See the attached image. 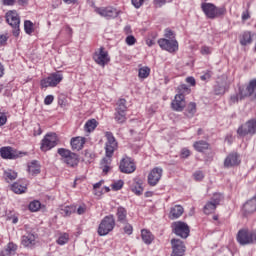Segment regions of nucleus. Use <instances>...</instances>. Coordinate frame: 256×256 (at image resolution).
<instances>
[{"mask_svg": "<svg viewBox=\"0 0 256 256\" xmlns=\"http://www.w3.org/2000/svg\"><path fill=\"white\" fill-rule=\"evenodd\" d=\"M61 81H63V74L55 72L42 79L40 85L42 88L47 89V87H57Z\"/></svg>", "mask_w": 256, "mask_h": 256, "instance_id": "8", "label": "nucleus"}, {"mask_svg": "<svg viewBox=\"0 0 256 256\" xmlns=\"http://www.w3.org/2000/svg\"><path fill=\"white\" fill-rule=\"evenodd\" d=\"M250 238L252 240V243H256V230L250 231Z\"/></svg>", "mask_w": 256, "mask_h": 256, "instance_id": "60", "label": "nucleus"}, {"mask_svg": "<svg viewBox=\"0 0 256 256\" xmlns=\"http://www.w3.org/2000/svg\"><path fill=\"white\" fill-rule=\"evenodd\" d=\"M105 137L107 139L105 143V154L106 157H104L100 162V169H102L103 173L107 175L109 173V170L111 169V157H113V153H115L118 144L117 140L115 139V136H113V133L106 132Z\"/></svg>", "mask_w": 256, "mask_h": 256, "instance_id": "1", "label": "nucleus"}, {"mask_svg": "<svg viewBox=\"0 0 256 256\" xmlns=\"http://www.w3.org/2000/svg\"><path fill=\"white\" fill-rule=\"evenodd\" d=\"M124 225L123 231L126 235H133V226L126 221V223H122Z\"/></svg>", "mask_w": 256, "mask_h": 256, "instance_id": "46", "label": "nucleus"}, {"mask_svg": "<svg viewBox=\"0 0 256 256\" xmlns=\"http://www.w3.org/2000/svg\"><path fill=\"white\" fill-rule=\"evenodd\" d=\"M97 125H99V123L97 122V120L95 119H90L88 120L85 125H84V130L86 131V133H93V131H95V129H97Z\"/></svg>", "mask_w": 256, "mask_h": 256, "instance_id": "33", "label": "nucleus"}, {"mask_svg": "<svg viewBox=\"0 0 256 256\" xmlns=\"http://www.w3.org/2000/svg\"><path fill=\"white\" fill-rule=\"evenodd\" d=\"M239 99H241V95L238 93L232 94L230 96L229 104L235 105V103H239Z\"/></svg>", "mask_w": 256, "mask_h": 256, "instance_id": "47", "label": "nucleus"}, {"mask_svg": "<svg viewBox=\"0 0 256 256\" xmlns=\"http://www.w3.org/2000/svg\"><path fill=\"white\" fill-rule=\"evenodd\" d=\"M193 147L198 153H203V151H207L209 149V144L205 140L197 141L193 144Z\"/></svg>", "mask_w": 256, "mask_h": 256, "instance_id": "32", "label": "nucleus"}, {"mask_svg": "<svg viewBox=\"0 0 256 256\" xmlns=\"http://www.w3.org/2000/svg\"><path fill=\"white\" fill-rule=\"evenodd\" d=\"M237 133L240 137H245L246 135H255L256 133V119L247 121L245 124L241 125Z\"/></svg>", "mask_w": 256, "mask_h": 256, "instance_id": "9", "label": "nucleus"}, {"mask_svg": "<svg viewBox=\"0 0 256 256\" xmlns=\"http://www.w3.org/2000/svg\"><path fill=\"white\" fill-rule=\"evenodd\" d=\"M5 43H7V36L0 35V46L5 45Z\"/></svg>", "mask_w": 256, "mask_h": 256, "instance_id": "61", "label": "nucleus"}, {"mask_svg": "<svg viewBox=\"0 0 256 256\" xmlns=\"http://www.w3.org/2000/svg\"><path fill=\"white\" fill-rule=\"evenodd\" d=\"M124 182L123 180H118L114 182L111 187L114 191H120V189H123Z\"/></svg>", "mask_w": 256, "mask_h": 256, "instance_id": "48", "label": "nucleus"}, {"mask_svg": "<svg viewBox=\"0 0 256 256\" xmlns=\"http://www.w3.org/2000/svg\"><path fill=\"white\" fill-rule=\"evenodd\" d=\"M55 101V97L53 95H47L44 99V104L45 105H51Z\"/></svg>", "mask_w": 256, "mask_h": 256, "instance_id": "55", "label": "nucleus"}, {"mask_svg": "<svg viewBox=\"0 0 256 256\" xmlns=\"http://www.w3.org/2000/svg\"><path fill=\"white\" fill-rule=\"evenodd\" d=\"M4 179L7 182L15 181V179H17V172H15L13 170H6V171H4Z\"/></svg>", "mask_w": 256, "mask_h": 256, "instance_id": "39", "label": "nucleus"}, {"mask_svg": "<svg viewBox=\"0 0 256 256\" xmlns=\"http://www.w3.org/2000/svg\"><path fill=\"white\" fill-rule=\"evenodd\" d=\"M145 0H132V5H134L135 9H139L143 6Z\"/></svg>", "mask_w": 256, "mask_h": 256, "instance_id": "54", "label": "nucleus"}, {"mask_svg": "<svg viewBox=\"0 0 256 256\" xmlns=\"http://www.w3.org/2000/svg\"><path fill=\"white\" fill-rule=\"evenodd\" d=\"M11 189L17 195H21V193H25V191H27V181L20 180L18 182H15L14 184H12Z\"/></svg>", "mask_w": 256, "mask_h": 256, "instance_id": "25", "label": "nucleus"}, {"mask_svg": "<svg viewBox=\"0 0 256 256\" xmlns=\"http://www.w3.org/2000/svg\"><path fill=\"white\" fill-rule=\"evenodd\" d=\"M222 199H223V194H220V193L214 194L211 201H209L204 206L205 215H211V213H214L215 209H217V205H219L221 203Z\"/></svg>", "mask_w": 256, "mask_h": 256, "instance_id": "12", "label": "nucleus"}, {"mask_svg": "<svg viewBox=\"0 0 256 256\" xmlns=\"http://www.w3.org/2000/svg\"><path fill=\"white\" fill-rule=\"evenodd\" d=\"M113 229H115V216H105L98 226V235L105 237V235H109Z\"/></svg>", "mask_w": 256, "mask_h": 256, "instance_id": "3", "label": "nucleus"}, {"mask_svg": "<svg viewBox=\"0 0 256 256\" xmlns=\"http://www.w3.org/2000/svg\"><path fill=\"white\" fill-rule=\"evenodd\" d=\"M149 73H151V69H149V67H142L139 69L138 77H140V79H147V77H149Z\"/></svg>", "mask_w": 256, "mask_h": 256, "instance_id": "42", "label": "nucleus"}, {"mask_svg": "<svg viewBox=\"0 0 256 256\" xmlns=\"http://www.w3.org/2000/svg\"><path fill=\"white\" fill-rule=\"evenodd\" d=\"M60 213H61V215H63V217H69L73 213H75V207H73V206H64L60 209Z\"/></svg>", "mask_w": 256, "mask_h": 256, "instance_id": "38", "label": "nucleus"}, {"mask_svg": "<svg viewBox=\"0 0 256 256\" xmlns=\"http://www.w3.org/2000/svg\"><path fill=\"white\" fill-rule=\"evenodd\" d=\"M87 139L85 137L77 136L71 138L70 144L73 151H81L85 147Z\"/></svg>", "mask_w": 256, "mask_h": 256, "instance_id": "24", "label": "nucleus"}, {"mask_svg": "<svg viewBox=\"0 0 256 256\" xmlns=\"http://www.w3.org/2000/svg\"><path fill=\"white\" fill-rule=\"evenodd\" d=\"M186 83H189L192 87H195V78L194 77H187L186 78Z\"/></svg>", "mask_w": 256, "mask_h": 256, "instance_id": "58", "label": "nucleus"}, {"mask_svg": "<svg viewBox=\"0 0 256 256\" xmlns=\"http://www.w3.org/2000/svg\"><path fill=\"white\" fill-rule=\"evenodd\" d=\"M57 153L62 157L63 163H66L68 167H77L79 165V156L71 152V150L59 148Z\"/></svg>", "mask_w": 256, "mask_h": 256, "instance_id": "5", "label": "nucleus"}, {"mask_svg": "<svg viewBox=\"0 0 256 256\" xmlns=\"http://www.w3.org/2000/svg\"><path fill=\"white\" fill-rule=\"evenodd\" d=\"M167 3V0H154L155 7H163Z\"/></svg>", "mask_w": 256, "mask_h": 256, "instance_id": "57", "label": "nucleus"}, {"mask_svg": "<svg viewBox=\"0 0 256 256\" xmlns=\"http://www.w3.org/2000/svg\"><path fill=\"white\" fill-rule=\"evenodd\" d=\"M114 119L116 122L120 124L125 123V121H127V114L126 112H121L116 110L114 114Z\"/></svg>", "mask_w": 256, "mask_h": 256, "instance_id": "37", "label": "nucleus"}, {"mask_svg": "<svg viewBox=\"0 0 256 256\" xmlns=\"http://www.w3.org/2000/svg\"><path fill=\"white\" fill-rule=\"evenodd\" d=\"M96 13H98V15L101 17H105V19H115L116 17H119V10L111 6L97 8Z\"/></svg>", "mask_w": 256, "mask_h": 256, "instance_id": "14", "label": "nucleus"}, {"mask_svg": "<svg viewBox=\"0 0 256 256\" xmlns=\"http://www.w3.org/2000/svg\"><path fill=\"white\" fill-rule=\"evenodd\" d=\"M242 211L244 215H253L256 211V196L252 197L250 200L246 201L243 205Z\"/></svg>", "mask_w": 256, "mask_h": 256, "instance_id": "22", "label": "nucleus"}, {"mask_svg": "<svg viewBox=\"0 0 256 256\" xmlns=\"http://www.w3.org/2000/svg\"><path fill=\"white\" fill-rule=\"evenodd\" d=\"M193 177H194L195 181H203L205 175H204L203 172H201V171H196V172L193 174Z\"/></svg>", "mask_w": 256, "mask_h": 256, "instance_id": "52", "label": "nucleus"}, {"mask_svg": "<svg viewBox=\"0 0 256 256\" xmlns=\"http://www.w3.org/2000/svg\"><path fill=\"white\" fill-rule=\"evenodd\" d=\"M7 123V112L0 111V127Z\"/></svg>", "mask_w": 256, "mask_h": 256, "instance_id": "49", "label": "nucleus"}, {"mask_svg": "<svg viewBox=\"0 0 256 256\" xmlns=\"http://www.w3.org/2000/svg\"><path fill=\"white\" fill-rule=\"evenodd\" d=\"M161 177H163V168H153L148 175V185L155 187L161 181Z\"/></svg>", "mask_w": 256, "mask_h": 256, "instance_id": "15", "label": "nucleus"}, {"mask_svg": "<svg viewBox=\"0 0 256 256\" xmlns=\"http://www.w3.org/2000/svg\"><path fill=\"white\" fill-rule=\"evenodd\" d=\"M239 95L240 99L251 97L253 101H256V79L251 80L247 86H240Z\"/></svg>", "mask_w": 256, "mask_h": 256, "instance_id": "6", "label": "nucleus"}, {"mask_svg": "<svg viewBox=\"0 0 256 256\" xmlns=\"http://www.w3.org/2000/svg\"><path fill=\"white\" fill-rule=\"evenodd\" d=\"M18 246L13 242H9L6 249L0 252V256H15L17 254Z\"/></svg>", "mask_w": 256, "mask_h": 256, "instance_id": "26", "label": "nucleus"}, {"mask_svg": "<svg viewBox=\"0 0 256 256\" xmlns=\"http://www.w3.org/2000/svg\"><path fill=\"white\" fill-rule=\"evenodd\" d=\"M253 43V35H251V32H244L241 39L240 44L245 45H251Z\"/></svg>", "mask_w": 256, "mask_h": 256, "instance_id": "34", "label": "nucleus"}, {"mask_svg": "<svg viewBox=\"0 0 256 256\" xmlns=\"http://www.w3.org/2000/svg\"><path fill=\"white\" fill-rule=\"evenodd\" d=\"M171 105L174 111H183L186 105L185 96L183 94H176Z\"/></svg>", "mask_w": 256, "mask_h": 256, "instance_id": "20", "label": "nucleus"}, {"mask_svg": "<svg viewBox=\"0 0 256 256\" xmlns=\"http://www.w3.org/2000/svg\"><path fill=\"white\" fill-rule=\"evenodd\" d=\"M126 43L131 46V45H135V43H137V39H135V36L133 35H129L126 37L125 39Z\"/></svg>", "mask_w": 256, "mask_h": 256, "instance_id": "51", "label": "nucleus"}, {"mask_svg": "<svg viewBox=\"0 0 256 256\" xmlns=\"http://www.w3.org/2000/svg\"><path fill=\"white\" fill-rule=\"evenodd\" d=\"M191 93V89L187 84H181L178 86V94L177 95H189Z\"/></svg>", "mask_w": 256, "mask_h": 256, "instance_id": "41", "label": "nucleus"}, {"mask_svg": "<svg viewBox=\"0 0 256 256\" xmlns=\"http://www.w3.org/2000/svg\"><path fill=\"white\" fill-rule=\"evenodd\" d=\"M3 5H13L15 0H2Z\"/></svg>", "mask_w": 256, "mask_h": 256, "instance_id": "63", "label": "nucleus"}, {"mask_svg": "<svg viewBox=\"0 0 256 256\" xmlns=\"http://www.w3.org/2000/svg\"><path fill=\"white\" fill-rule=\"evenodd\" d=\"M250 15H249V10H246L245 12L242 13V21H247L248 19H250Z\"/></svg>", "mask_w": 256, "mask_h": 256, "instance_id": "59", "label": "nucleus"}, {"mask_svg": "<svg viewBox=\"0 0 256 256\" xmlns=\"http://www.w3.org/2000/svg\"><path fill=\"white\" fill-rule=\"evenodd\" d=\"M131 191L135 193V195H143V183L134 182L131 186Z\"/></svg>", "mask_w": 256, "mask_h": 256, "instance_id": "35", "label": "nucleus"}, {"mask_svg": "<svg viewBox=\"0 0 256 256\" xmlns=\"http://www.w3.org/2000/svg\"><path fill=\"white\" fill-rule=\"evenodd\" d=\"M212 49L209 46H202L200 49L201 55H211Z\"/></svg>", "mask_w": 256, "mask_h": 256, "instance_id": "50", "label": "nucleus"}, {"mask_svg": "<svg viewBox=\"0 0 256 256\" xmlns=\"http://www.w3.org/2000/svg\"><path fill=\"white\" fill-rule=\"evenodd\" d=\"M172 231L177 235V237H181V239H187V237H189V233H191L189 225L182 221L174 222L172 224Z\"/></svg>", "mask_w": 256, "mask_h": 256, "instance_id": "7", "label": "nucleus"}, {"mask_svg": "<svg viewBox=\"0 0 256 256\" xmlns=\"http://www.w3.org/2000/svg\"><path fill=\"white\" fill-rule=\"evenodd\" d=\"M146 44L148 45V47H153V45L155 44V40L147 39L146 40Z\"/></svg>", "mask_w": 256, "mask_h": 256, "instance_id": "64", "label": "nucleus"}, {"mask_svg": "<svg viewBox=\"0 0 256 256\" xmlns=\"http://www.w3.org/2000/svg\"><path fill=\"white\" fill-rule=\"evenodd\" d=\"M189 155H191V151H189V149L184 148L181 151V157L182 159H187V157H189Z\"/></svg>", "mask_w": 256, "mask_h": 256, "instance_id": "56", "label": "nucleus"}, {"mask_svg": "<svg viewBox=\"0 0 256 256\" xmlns=\"http://www.w3.org/2000/svg\"><path fill=\"white\" fill-rule=\"evenodd\" d=\"M229 91V84L225 81L217 82L214 86V93L215 95H225Z\"/></svg>", "mask_w": 256, "mask_h": 256, "instance_id": "27", "label": "nucleus"}, {"mask_svg": "<svg viewBox=\"0 0 256 256\" xmlns=\"http://www.w3.org/2000/svg\"><path fill=\"white\" fill-rule=\"evenodd\" d=\"M119 169L121 173H134L137 167L135 166V162L129 157L123 158L120 162Z\"/></svg>", "mask_w": 256, "mask_h": 256, "instance_id": "16", "label": "nucleus"}, {"mask_svg": "<svg viewBox=\"0 0 256 256\" xmlns=\"http://www.w3.org/2000/svg\"><path fill=\"white\" fill-rule=\"evenodd\" d=\"M237 241L240 245L253 244V240L251 239V234L249 230H239L237 234Z\"/></svg>", "mask_w": 256, "mask_h": 256, "instance_id": "19", "label": "nucleus"}, {"mask_svg": "<svg viewBox=\"0 0 256 256\" xmlns=\"http://www.w3.org/2000/svg\"><path fill=\"white\" fill-rule=\"evenodd\" d=\"M127 101L125 99H120L117 102V108L116 111H121V112H127V106H126Z\"/></svg>", "mask_w": 256, "mask_h": 256, "instance_id": "44", "label": "nucleus"}, {"mask_svg": "<svg viewBox=\"0 0 256 256\" xmlns=\"http://www.w3.org/2000/svg\"><path fill=\"white\" fill-rule=\"evenodd\" d=\"M201 9L208 19H217L227 13L225 6L217 7L213 3H202Z\"/></svg>", "mask_w": 256, "mask_h": 256, "instance_id": "2", "label": "nucleus"}, {"mask_svg": "<svg viewBox=\"0 0 256 256\" xmlns=\"http://www.w3.org/2000/svg\"><path fill=\"white\" fill-rule=\"evenodd\" d=\"M57 243L58 245H66V243H69V234L64 233L61 236H59Z\"/></svg>", "mask_w": 256, "mask_h": 256, "instance_id": "45", "label": "nucleus"}, {"mask_svg": "<svg viewBox=\"0 0 256 256\" xmlns=\"http://www.w3.org/2000/svg\"><path fill=\"white\" fill-rule=\"evenodd\" d=\"M195 113H197V104H195V102H191L186 108V116L191 118Z\"/></svg>", "mask_w": 256, "mask_h": 256, "instance_id": "36", "label": "nucleus"}, {"mask_svg": "<svg viewBox=\"0 0 256 256\" xmlns=\"http://www.w3.org/2000/svg\"><path fill=\"white\" fill-rule=\"evenodd\" d=\"M164 36L166 37V39H169V40L175 39V33H173V31L169 29L165 30Z\"/></svg>", "mask_w": 256, "mask_h": 256, "instance_id": "53", "label": "nucleus"}, {"mask_svg": "<svg viewBox=\"0 0 256 256\" xmlns=\"http://www.w3.org/2000/svg\"><path fill=\"white\" fill-rule=\"evenodd\" d=\"M6 21L10 27H12V33L14 37H19V33H21V29L19 26L21 25V18H19V14L15 10H10L6 13Z\"/></svg>", "mask_w": 256, "mask_h": 256, "instance_id": "4", "label": "nucleus"}, {"mask_svg": "<svg viewBox=\"0 0 256 256\" xmlns=\"http://www.w3.org/2000/svg\"><path fill=\"white\" fill-rule=\"evenodd\" d=\"M28 173L30 175H39L41 173V165H39L37 160H33L28 164Z\"/></svg>", "mask_w": 256, "mask_h": 256, "instance_id": "28", "label": "nucleus"}, {"mask_svg": "<svg viewBox=\"0 0 256 256\" xmlns=\"http://www.w3.org/2000/svg\"><path fill=\"white\" fill-rule=\"evenodd\" d=\"M201 81H208V79H211V74L206 73L200 77Z\"/></svg>", "mask_w": 256, "mask_h": 256, "instance_id": "62", "label": "nucleus"}, {"mask_svg": "<svg viewBox=\"0 0 256 256\" xmlns=\"http://www.w3.org/2000/svg\"><path fill=\"white\" fill-rule=\"evenodd\" d=\"M0 155L2 159H18L21 152L11 146H7L0 148Z\"/></svg>", "mask_w": 256, "mask_h": 256, "instance_id": "17", "label": "nucleus"}, {"mask_svg": "<svg viewBox=\"0 0 256 256\" xmlns=\"http://www.w3.org/2000/svg\"><path fill=\"white\" fill-rule=\"evenodd\" d=\"M93 59L97 65L100 67H105L111 58L109 57V52L105 51V48L101 47L98 52H95Z\"/></svg>", "mask_w": 256, "mask_h": 256, "instance_id": "13", "label": "nucleus"}, {"mask_svg": "<svg viewBox=\"0 0 256 256\" xmlns=\"http://www.w3.org/2000/svg\"><path fill=\"white\" fill-rule=\"evenodd\" d=\"M40 209H41V202H39V200H34L30 202L29 210L32 211V213H36V211H39Z\"/></svg>", "mask_w": 256, "mask_h": 256, "instance_id": "43", "label": "nucleus"}, {"mask_svg": "<svg viewBox=\"0 0 256 256\" xmlns=\"http://www.w3.org/2000/svg\"><path fill=\"white\" fill-rule=\"evenodd\" d=\"M57 146V134L50 133L46 134L41 142V151H51L53 147Z\"/></svg>", "mask_w": 256, "mask_h": 256, "instance_id": "10", "label": "nucleus"}, {"mask_svg": "<svg viewBox=\"0 0 256 256\" xmlns=\"http://www.w3.org/2000/svg\"><path fill=\"white\" fill-rule=\"evenodd\" d=\"M116 216L118 223H127V210L124 207H118Z\"/></svg>", "mask_w": 256, "mask_h": 256, "instance_id": "30", "label": "nucleus"}, {"mask_svg": "<svg viewBox=\"0 0 256 256\" xmlns=\"http://www.w3.org/2000/svg\"><path fill=\"white\" fill-rule=\"evenodd\" d=\"M183 212H184L183 206L175 205L174 207L171 208L169 217L171 219H179V217L183 215Z\"/></svg>", "mask_w": 256, "mask_h": 256, "instance_id": "29", "label": "nucleus"}, {"mask_svg": "<svg viewBox=\"0 0 256 256\" xmlns=\"http://www.w3.org/2000/svg\"><path fill=\"white\" fill-rule=\"evenodd\" d=\"M172 254L171 256H184L185 255V244L179 239H172Z\"/></svg>", "mask_w": 256, "mask_h": 256, "instance_id": "18", "label": "nucleus"}, {"mask_svg": "<svg viewBox=\"0 0 256 256\" xmlns=\"http://www.w3.org/2000/svg\"><path fill=\"white\" fill-rule=\"evenodd\" d=\"M158 45L161 47L164 51H168L169 53H175V51H178L179 49V43L176 39H165L161 38L158 40Z\"/></svg>", "mask_w": 256, "mask_h": 256, "instance_id": "11", "label": "nucleus"}, {"mask_svg": "<svg viewBox=\"0 0 256 256\" xmlns=\"http://www.w3.org/2000/svg\"><path fill=\"white\" fill-rule=\"evenodd\" d=\"M240 163L241 158H239V154L231 153L224 160V167L229 169L230 167H237V165H240Z\"/></svg>", "mask_w": 256, "mask_h": 256, "instance_id": "21", "label": "nucleus"}, {"mask_svg": "<svg viewBox=\"0 0 256 256\" xmlns=\"http://www.w3.org/2000/svg\"><path fill=\"white\" fill-rule=\"evenodd\" d=\"M141 237H142V241H144V243L146 245H151V243H153V234L151 233V231L147 230V229H143L141 230Z\"/></svg>", "mask_w": 256, "mask_h": 256, "instance_id": "31", "label": "nucleus"}, {"mask_svg": "<svg viewBox=\"0 0 256 256\" xmlns=\"http://www.w3.org/2000/svg\"><path fill=\"white\" fill-rule=\"evenodd\" d=\"M36 243L37 237L35 236V234L29 233L22 236L21 238V244L23 245V247H28V249L35 247Z\"/></svg>", "mask_w": 256, "mask_h": 256, "instance_id": "23", "label": "nucleus"}, {"mask_svg": "<svg viewBox=\"0 0 256 256\" xmlns=\"http://www.w3.org/2000/svg\"><path fill=\"white\" fill-rule=\"evenodd\" d=\"M33 27H34V24L30 20H26L24 22V31L27 35H31V33L35 31Z\"/></svg>", "mask_w": 256, "mask_h": 256, "instance_id": "40", "label": "nucleus"}]
</instances>
